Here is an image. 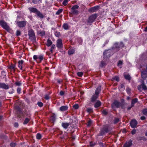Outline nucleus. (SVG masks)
<instances>
[{
    "label": "nucleus",
    "instance_id": "1",
    "mask_svg": "<svg viewBox=\"0 0 147 147\" xmlns=\"http://www.w3.org/2000/svg\"><path fill=\"white\" fill-rule=\"evenodd\" d=\"M115 53L112 49L106 50L103 53L104 59L107 60L109 59L111 54H113Z\"/></svg>",
    "mask_w": 147,
    "mask_h": 147
},
{
    "label": "nucleus",
    "instance_id": "2",
    "mask_svg": "<svg viewBox=\"0 0 147 147\" xmlns=\"http://www.w3.org/2000/svg\"><path fill=\"white\" fill-rule=\"evenodd\" d=\"M123 46L124 45L122 42H120L119 43L116 42L114 44L112 49L114 52H116L119 51L120 48H122Z\"/></svg>",
    "mask_w": 147,
    "mask_h": 147
},
{
    "label": "nucleus",
    "instance_id": "3",
    "mask_svg": "<svg viewBox=\"0 0 147 147\" xmlns=\"http://www.w3.org/2000/svg\"><path fill=\"white\" fill-rule=\"evenodd\" d=\"M28 35L29 37V39L32 41L35 40V36L34 31L32 29H30L28 31Z\"/></svg>",
    "mask_w": 147,
    "mask_h": 147
},
{
    "label": "nucleus",
    "instance_id": "4",
    "mask_svg": "<svg viewBox=\"0 0 147 147\" xmlns=\"http://www.w3.org/2000/svg\"><path fill=\"white\" fill-rule=\"evenodd\" d=\"M0 25L7 31H9L10 30L7 23L3 20H0Z\"/></svg>",
    "mask_w": 147,
    "mask_h": 147
},
{
    "label": "nucleus",
    "instance_id": "5",
    "mask_svg": "<svg viewBox=\"0 0 147 147\" xmlns=\"http://www.w3.org/2000/svg\"><path fill=\"white\" fill-rule=\"evenodd\" d=\"M110 130V129L108 125H106L104 126L101 131L100 133L101 135H103L105 133L108 132Z\"/></svg>",
    "mask_w": 147,
    "mask_h": 147
},
{
    "label": "nucleus",
    "instance_id": "6",
    "mask_svg": "<svg viewBox=\"0 0 147 147\" xmlns=\"http://www.w3.org/2000/svg\"><path fill=\"white\" fill-rule=\"evenodd\" d=\"M97 17L96 14H93L90 16L89 18L88 22L90 23L93 22Z\"/></svg>",
    "mask_w": 147,
    "mask_h": 147
},
{
    "label": "nucleus",
    "instance_id": "7",
    "mask_svg": "<svg viewBox=\"0 0 147 147\" xmlns=\"http://www.w3.org/2000/svg\"><path fill=\"white\" fill-rule=\"evenodd\" d=\"M121 104L117 100L115 101L112 104V107L113 109L115 106L116 107L119 108L121 106Z\"/></svg>",
    "mask_w": 147,
    "mask_h": 147
},
{
    "label": "nucleus",
    "instance_id": "8",
    "mask_svg": "<svg viewBox=\"0 0 147 147\" xmlns=\"http://www.w3.org/2000/svg\"><path fill=\"white\" fill-rule=\"evenodd\" d=\"M79 6L77 5H75L73 6L71 8L72 12L74 14H77L78 11L76 10L78 9Z\"/></svg>",
    "mask_w": 147,
    "mask_h": 147
},
{
    "label": "nucleus",
    "instance_id": "9",
    "mask_svg": "<svg viewBox=\"0 0 147 147\" xmlns=\"http://www.w3.org/2000/svg\"><path fill=\"white\" fill-rule=\"evenodd\" d=\"M144 90H147V87L145 84L144 83V81L140 85L138 86V89L140 91H142V88Z\"/></svg>",
    "mask_w": 147,
    "mask_h": 147
},
{
    "label": "nucleus",
    "instance_id": "10",
    "mask_svg": "<svg viewBox=\"0 0 147 147\" xmlns=\"http://www.w3.org/2000/svg\"><path fill=\"white\" fill-rule=\"evenodd\" d=\"M100 7L98 5L92 7L89 9L88 11L89 12H93L97 11L100 8Z\"/></svg>",
    "mask_w": 147,
    "mask_h": 147
},
{
    "label": "nucleus",
    "instance_id": "11",
    "mask_svg": "<svg viewBox=\"0 0 147 147\" xmlns=\"http://www.w3.org/2000/svg\"><path fill=\"white\" fill-rule=\"evenodd\" d=\"M15 109L18 114V117H20V115H19V114H21L22 113L20 108L17 105L15 107Z\"/></svg>",
    "mask_w": 147,
    "mask_h": 147
},
{
    "label": "nucleus",
    "instance_id": "12",
    "mask_svg": "<svg viewBox=\"0 0 147 147\" xmlns=\"http://www.w3.org/2000/svg\"><path fill=\"white\" fill-rule=\"evenodd\" d=\"M137 124V122L135 119L132 120L130 123V125L131 127L133 128L136 127Z\"/></svg>",
    "mask_w": 147,
    "mask_h": 147
},
{
    "label": "nucleus",
    "instance_id": "13",
    "mask_svg": "<svg viewBox=\"0 0 147 147\" xmlns=\"http://www.w3.org/2000/svg\"><path fill=\"white\" fill-rule=\"evenodd\" d=\"M26 21H19L17 22L18 26L20 28L24 27L26 25Z\"/></svg>",
    "mask_w": 147,
    "mask_h": 147
},
{
    "label": "nucleus",
    "instance_id": "14",
    "mask_svg": "<svg viewBox=\"0 0 147 147\" xmlns=\"http://www.w3.org/2000/svg\"><path fill=\"white\" fill-rule=\"evenodd\" d=\"M57 47L59 48H61L62 47V41L61 39H58L57 41Z\"/></svg>",
    "mask_w": 147,
    "mask_h": 147
},
{
    "label": "nucleus",
    "instance_id": "15",
    "mask_svg": "<svg viewBox=\"0 0 147 147\" xmlns=\"http://www.w3.org/2000/svg\"><path fill=\"white\" fill-rule=\"evenodd\" d=\"M141 76L143 79H145L147 77V71L145 70L142 71Z\"/></svg>",
    "mask_w": 147,
    "mask_h": 147
},
{
    "label": "nucleus",
    "instance_id": "16",
    "mask_svg": "<svg viewBox=\"0 0 147 147\" xmlns=\"http://www.w3.org/2000/svg\"><path fill=\"white\" fill-rule=\"evenodd\" d=\"M0 88L5 89H7L9 88V86L4 83H0Z\"/></svg>",
    "mask_w": 147,
    "mask_h": 147
},
{
    "label": "nucleus",
    "instance_id": "17",
    "mask_svg": "<svg viewBox=\"0 0 147 147\" xmlns=\"http://www.w3.org/2000/svg\"><path fill=\"white\" fill-rule=\"evenodd\" d=\"M98 95L95 94L93 95L90 99V101L92 102H94L96 100L98 97Z\"/></svg>",
    "mask_w": 147,
    "mask_h": 147
},
{
    "label": "nucleus",
    "instance_id": "18",
    "mask_svg": "<svg viewBox=\"0 0 147 147\" xmlns=\"http://www.w3.org/2000/svg\"><path fill=\"white\" fill-rule=\"evenodd\" d=\"M68 109V107L67 106H63L59 108L60 111H64L67 110Z\"/></svg>",
    "mask_w": 147,
    "mask_h": 147
},
{
    "label": "nucleus",
    "instance_id": "19",
    "mask_svg": "<svg viewBox=\"0 0 147 147\" xmlns=\"http://www.w3.org/2000/svg\"><path fill=\"white\" fill-rule=\"evenodd\" d=\"M132 145L131 141H129L128 142L126 143L124 145V147H129Z\"/></svg>",
    "mask_w": 147,
    "mask_h": 147
},
{
    "label": "nucleus",
    "instance_id": "20",
    "mask_svg": "<svg viewBox=\"0 0 147 147\" xmlns=\"http://www.w3.org/2000/svg\"><path fill=\"white\" fill-rule=\"evenodd\" d=\"M101 91V87L100 86H98L96 89L95 92V94L98 95Z\"/></svg>",
    "mask_w": 147,
    "mask_h": 147
},
{
    "label": "nucleus",
    "instance_id": "21",
    "mask_svg": "<svg viewBox=\"0 0 147 147\" xmlns=\"http://www.w3.org/2000/svg\"><path fill=\"white\" fill-rule=\"evenodd\" d=\"M101 104V102L99 100H97L94 105V107L96 108H98L100 106Z\"/></svg>",
    "mask_w": 147,
    "mask_h": 147
},
{
    "label": "nucleus",
    "instance_id": "22",
    "mask_svg": "<svg viewBox=\"0 0 147 147\" xmlns=\"http://www.w3.org/2000/svg\"><path fill=\"white\" fill-rule=\"evenodd\" d=\"M70 123H63L62 126L65 129H67L68 127L70 125Z\"/></svg>",
    "mask_w": 147,
    "mask_h": 147
},
{
    "label": "nucleus",
    "instance_id": "23",
    "mask_svg": "<svg viewBox=\"0 0 147 147\" xmlns=\"http://www.w3.org/2000/svg\"><path fill=\"white\" fill-rule=\"evenodd\" d=\"M29 9L30 11L32 12H36V13L38 11V10L36 9L33 7H30Z\"/></svg>",
    "mask_w": 147,
    "mask_h": 147
},
{
    "label": "nucleus",
    "instance_id": "24",
    "mask_svg": "<svg viewBox=\"0 0 147 147\" xmlns=\"http://www.w3.org/2000/svg\"><path fill=\"white\" fill-rule=\"evenodd\" d=\"M75 50L73 49H70L68 51V54L69 55H71L74 53Z\"/></svg>",
    "mask_w": 147,
    "mask_h": 147
},
{
    "label": "nucleus",
    "instance_id": "25",
    "mask_svg": "<svg viewBox=\"0 0 147 147\" xmlns=\"http://www.w3.org/2000/svg\"><path fill=\"white\" fill-rule=\"evenodd\" d=\"M136 139L138 141H140L142 140H143L144 141L146 140L145 138H144V137H141L140 136H138L136 138Z\"/></svg>",
    "mask_w": 147,
    "mask_h": 147
},
{
    "label": "nucleus",
    "instance_id": "26",
    "mask_svg": "<svg viewBox=\"0 0 147 147\" xmlns=\"http://www.w3.org/2000/svg\"><path fill=\"white\" fill-rule=\"evenodd\" d=\"M138 101V99L137 98H135L134 99L132 100L131 102V105H132V107H133L134 106V105Z\"/></svg>",
    "mask_w": 147,
    "mask_h": 147
},
{
    "label": "nucleus",
    "instance_id": "27",
    "mask_svg": "<svg viewBox=\"0 0 147 147\" xmlns=\"http://www.w3.org/2000/svg\"><path fill=\"white\" fill-rule=\"evenodd\" d=\"M43 59V56L42 55H40L38 57L37 60L38 61H37L38 62L40 63Z\"/></svg>",
    "mask_w": 147,
    "mask_h": 147
},
{
    "label": "nucleus",
    "instance_id": "28",
    "mask_svg": "<svg viewBox=\"0 0 147 147\" xmlns=\"http://www.w3.org/2000/svg\"><path fill=\"white\" fill-rule=\"evenodd\" d=\"M124 77L127 80H131V77L130 75L129 74L124 75Z\"/></svg>",
    "mask_w": 147,
    "mask_h": 147
},
{
    "label": "nucleus",
    "instance_id": "29",
    "mask_svg": "<svg viewBox=\"0 0 147 147\" xmlns=\"http://www.w3.org/2000/svg\"><path fill=\"white\" fill-rule=\"evenodd\" d=\"M52 42L49 39H48L47 40V46L48 47L52 45Z\"/></svg>",
    "mask_w": 147,
    "mask_h": 147
},
{
    "label": "nucleus",
    "instance_id": "30",
    "mask_svg": "<svg viewBox=\"0 0 147 147\" xmlns=\"http://www.w3.org/2000/svg\"><path fill=\"white\" fill-rule=\"evenodd\" d=\"M37 15L40 18H43V15L39 11H38L36 13Z\"/></svg>",
    "mask_w": 147,
    "mask_h": 147
},
{
    "label": "nucleus",
    "instance_id": "31",
    "mask_svg": "<svg viewBox=\"0 0 147 147\" xmlns=\"http://www.w3.org/2000/svg\"><path fill=\"white\" fill-rule=\"evenodd\" d=\"M9 69H13L14 71L15 70V65H14L11 64L9 67Z\"/></svg>",
    "mask_w": 147,
    "mask_h": 147
},
{
    "label": "nucleus",
    "instance_id": "32",
    "mask_svg": "<svg viewBox=\"0 0 147 147\" xmlns=\"http://www.w3.org/2000/svg\"><path fill=\"white\" fill-rule=\"evenodd\" d=\"M56 119V116H55L54 114H53V115L51 117V120L53 121H54Z\"/></svg>",
    "mask_w": 147,
    "mask_h": 147
},
{
    "label": "nucleus",
    "instance_id": "33",
    "mask_svg": "<svg viewBox=\"0 0 147 147\" xmlns=\"http://www.w3.org/2000/svg\"><path fill=\"white\" fill-rule=\"evenodd\" d=\"M143 114L146 116H147V109H145L143 110L142 111Z\"/></svg>",
    "mask_w": 147,
    "mask_h": 147
},
{
    "label": "nucleus",
    "instance_id": "34",
    "mask_svg": "<svg viewBox=\"0 0 147 147\" xmlns=\"http://www.w3.org/2000/svg\"><path fill=\"white\" fill-rule=\"evenodd\" d=\"M63 27L64 28L65 30L68 29L69 26L67 24H64Z\"/></svg>",
    "mask_w": 147,
    "mask_h": 147
},
{
    "label": "nucleus",
    "instance_id": "35",
    "mask_svg": "<svg viewBox=\"0 0 147 147\" xmlns=\"http://www.w3.org/2000/svg\"><path fill=\"white\" fill-rule=\"evenodd\" d=\"M30 120L28 118H26L25 119L24 121L23 122V124H26L28 123L29 121Z\"/></svg>",
    "mask_w": 147,
    "mask_h": 147
},
{
    "label": "nucleus",
    "instance_id": "36",
    "mask_svg": "<svg viewBox=\"0 0 147 147\" xmlns=\"http://www.w3.org/2000/svg\"><path fill=\"white\" fill-rule=\"evenodd\" d=\"M63 11V9H59L58 11L56 13V14L59 15L60 13H61Z\"/></svg>",
    "mask_w": 147,
    "mask_h": 147
},
{
    "label": "nucleus",
    "instance_id": "37",
    "mask_svg": "<svg viewBox=\"0 0 147 147\" xmlns=\"http://www.w3.org/2000/svg\"><path fill=\"white\" fill-rule=\"evenodd\" d=\"M41 138V135L39 133H38L36 135V138L38 139H40Z\"/></svg>",
    "mask_w": 147,
    "mask_h": 147
},
{
    "label": "nucleus",
    "instance_id": "38",
    "mask_svg": "<svg viewBox=\"0 0 147 147\" xmlns=\"http://www.w3.org/2000/svg\"><path fill=\"white\" fill-rule=\"evenodd\" d=\"M119 121V119L118 118H115L114 121V123L116 124L118 123Z\"/></svg>",
    "mask_w": 147,
    "mask_h": 147
},
{
    "label": "nucleus",
    "instance_id": "39",
    "mask_svg": "<svg viewBox=\"0 0 147 147\" xmlns=\"http://www.w3.org/2000/svg\"><path fill=\"white\" fill-rule=\"evenodd\" d=\"M105 65H106V64H105V62L103 61H102L101 62L100 66L101 67H103V66H104Z\"/></svg>",
    "mask_w": 147,
    "mask_h": 147
},
{
    "label": "nucleus",
    "instance_id": "40",
    "mask_svg": "<svg viewBox=\"0 0 147 147\" xmlns=\"http://www.w3.org/2000/svg\"><path fill=\"white\" fill-rule=\"evenodd\" d=\"M73 108L75 109H77L79 107V106L78 104H76L73 105Z\"/></svg>",
    "mask_w": 147,
    "mask_h": 147
},
{
    "label": "nucleus",
    "instance_id": "41",
    "mask_svg": "<svg viewBox=\"0 0 147 147\" xmlns=\"http://www.w3.org/2000/svg\"><path fill=\"white\" fill-rule=\"evenodd\" d=\"M10 145L11 147H15L16 146V144L15 143H10Z\"/></svg>",
    "mask_w": 147,
    "mask_h": 147
},
{
    "label": "nucleus",
    "instance_id": "42",
    "mask_svg": "<svg viewBox=\"0 0 147 147\" xmlns=\"http://www.w3.org/2000/svg\"><path fill=\"white\" fill-rule=\"evenodd\" d=\"M136 130L134 129L131 131V133L132 135H134L136 134Z\"/></svg>",
    "mask_w": 147,
    "mask_h": 147
},
{
    "label": "nucleus",
    "instance_id": "43",
    "mask_svg": "<svg viewBox=\"0 0 147 147\" xmlns=\"http://www.w3.org/2000/svg\"><path fill=\"white\" fill-rule=\"evenodd\" d=\"M83 73L82 72H78L77 73L78 75L80 77H82L83 75Z\"/></svg>",
    "mask_w": 147,
    "mask_h": 147
},
{
    "label": "nucleus",
    "instance_id": "44",
    "mask_svg": "<svg viewBox=\"0 0 147 147\" xmlns=\"http://www.w3.org/2000/svg\"><path fill=\"white\" fill-rule=\"evenodd\" d=\"M37 104L40 107H42L43 105V103L41 102H38L37 103Z\"/></svg>",
    "mask_w": 147,
    "mask_h": 147
},
{
    "label": "nucleus",
    "instance_id": "45",
    "mask_svg": "<svg viewBox=\"0 0 147 147\" xmlns=\"http://www.w3.org/2000/svg\"><path fill=\"white\" fill-rule=\"evenodd\" d=\"M21 34V32L19 30H17L16 32V35L17 36H19Z\"/></svg>",
    "mask_w": 147,
    "mask_h": 147
},
{
    "label": "nucleus",
    "instance_id": "46",
    "mask_svg": "<svg viewBox=\"0 0 147 147\" xmlns=\"http://www.w3.org/2000/svg\"><path fill=\"white\" fill-rule=\"evenodd\" d=\"M67 0H64L63 2V4L64 5H66L67 4Z\"/></svg>",
    "mask_w": 147,
    "mask_h": 147
},
{
    "label": "nucleus",
    "instance_id": "47",
    "mask_svg": "<svg viewBox=\"0 0 147 147\" xmlns=\"http://www.w3.org/2000/svg\"><path fill=\"white\" fill-rule=\"evenodd\" d=\"M126 90L128 94H130V89L128 88L126 89Z\"/></svg>",
    "mask_w": 147,
    "mask_h": 147
},
{
    "label": "nucleus",
    "instance_id": "48",
    "mask_svg": "<svg viewBox=\"0 0 147 147\" xmlns=\"http://www.w3.org/2000/svg\"><path fill=\"white\" fill-rule=\"evenodd\" d=\"M60 32H56L55 33V36L57 37H59L60 36Z\"/></svg>",
    "mask_w": 147,
    "mask_h": 147
},
{
    "label": "nucleus",
    "instance_id": "49",
    "mask_svg": "<svg viewBox=\"0 0 147 147\" xmlns=\"http://www.w3.org/2000/svg\"><path fill=\"white\" fill-rule=\"evenodd\" d=\"M102 113L103 114L105 115H107L108 113V112L105 110L102 111Z\"/></svg>",
    "mask_w": 147,
    "mask_h": 147
},
{
    "label": "nucleus",
    "instance_id": "50",
    "mask_svg": "<svg viewBox=\"0 0 147 147\" xmlns=\"http://www.w3.org/2000/svg\"><path fill=\"white\" fill-rule=\"evenodd\" d=\"M44 98L46 100H48L49 99V97L48 95L46 94L45 95Z\"/></svg>",
    "mask_w": 147,
    "mask_h": 147
},
{
    "label": "nucleus",
    "instance_id": "51",
    "mask_svg": "<svg viewBox=\"0 0 147 147\" xmlns=\"http://www.w3.org/2000/svg\"><path fill=\"white\" fill-rule=\"evenodd\" d=\"M87 111L88 112L90 113L92 111V109L91 108H88L87 109Z\"/></svg>",
    "mask_w": 147,
    "mask_h": 147
},
{
    "label": "nucleus",
    "instance_id": "52",
    "mask_svg": "<svg viewBox=\"0 0 147 147\" xmlns=\"http://www.w3.org/2000/svg\"><path fill=\"white\" fill-rule=\"evenodd\" d=\"M92 123V121H91L90 120V121H88V123L87 124L88 126H90V125Z\"/></svg>",
    "mask_w": 147,
    "mask_h": 147
},
{
    "label": "nucleus",
    "instance_id": "53",
    "mask_svg": "<svg viewBox=\"0 0 147 147\" xmlns=\"http://www.w3.org/2000/svg\"><path fill=\"white\" fill-rule=\"evenodd\" d=\"M123 63V61L120 60L119 61L118 63V65L119 66L121 65Z\"/></svg>",
    "mask_w": 147,
    "mask_h": 147
},
{
    "label": "nucleus",
    "instance_id": "54",
    "mask_svg": "<svg viewBox=\"0 0 147 147\" xmlns=\"http://www.w3.org/2000/svg\"><path fill=\"white\" fill-rule=\"evenodd\" d=\"M114 79L115 80L117 81H119V77H115L114 78Z\"/></svg>",
    "mask_w": 147,
    "mask_h": 147
},
{
    "label": "nucleus",
    "instance_id": "55",
    "mask_svg": "<svg viewBox=\"0 0 147 147\" xmlns=\"http://www.w3.org/2000/svg\"><path fill=\"white\" fill-rule=\"evenodd\" d=\"M33 58L35 60H36V61H38V60H37V59L38 57H37V56L36 55H34L33 56Z\"/></svg>",
    "mask_w": 147,
    "mask_h": 147
},
{
    "label": "nucleus",
    "instance_id": "56",
    "mask_svg": "<svg viewBox=\"0 0 147 147\" xmlns=\"http://www.w3.org/2000/svg\"><path fill=\"white\" fill-rule=\"evenodd\" d=\"M19 64L18 65V67L19 68H20V69L21 70H22V65L20 63H18Z\"/></svg>",
    "mask_w": 147,
    "mask_h": 147
},
{
    "label": "nucleus",
    "instance_id": "57",
    "mask_svg": "<svg viewBox=\"0 0 147 147\" xmlns=\"http://www.w3.org/2000/svg\"><path fill=\"white\" fill-rule=\"evenodd\" d=\"M21 90V88H18L17 90L18 93L19 94L20 93Z\"/></svg>",
    "mask_w": 147,
    "mask_h": 147
},
{
    "label": "nucleus",
    "instance_id": "58",
    "mask_svg": "<svg viewBox=\"0 0 147 147\" xmlns=\"http://www.w3.org/2000/svg\"><path fill=\"white\" fill-rule=\"evenodd\" d=\"M40 34H41V36H42L45 35V32L44 31H42L41 32H40Z\"/></svg>",
    "mask_w": 147,
    "mask_h": 147
},
{
    "label": "nucleus",
    "instance_id": "59",
    "mask_svg": "<svg viewBox=\"0 0 147 147\" xmlns=\"http://www.w3.org/2000/svg\"><path fill=\"white\" fill-rule=\"evenodd\" d=\"M16 85L18 86H20L21 85V83L19 82H17L15 83Z\"/></svg>",
    "mask_w": 147,
    "mask_h": 147
},
{
    "label": "nucleus",
    "instance_id": "60",
    "mask_svg": "<svg viewBox=\"0 0 147 147\" xmlns=\"http://www.w3.org/2000/svg\"><path fill=\"white\" fill-rule=\"evenodd\" d=\"M64 94V91H61L60 92V94L61 96L63 95Z\"/></svg>",
    "mask_w": 147,
    "mask_h": 147
},
{
    "label": "nucleus",
    "instance_id": "61",
    "mask_svg": "<svg viewBox=\"0 0 147 147\" xmlns=\"http://www.w3.org/2000/svg\"><path fill=\"white\" fill-rule=\"evenodd\" d=\"M32 1L33 3L35 4H36L38 2L37 0H32Z\"/></svg>",
    "mask_w": 147,
    "mask_h": 147
},
{
    "label": "nucleus",
    "instance_id": "62",
    "mask_svg": "<svg viewBox=\"0 0 147 147\" xmlns=\"http://www.w3.org/2000/svg\"><path fill=\"white\" fill-rule=\"evenodd\" d=\"M24 63V61L23 60L19 61H18V63H20L22 65Z\"/></svg>",
    "mask_w": 147,
    "mask_h": 147
},
{
    "label": "nucleus",
    "instance_id": "63",
    "mask_svg": "<svg viewBox=\"0 0 147 147\" xmlns=\"http://www.w3.org/2000/svg\"><path fill=\"white\" fill-rule=\"evenodd\" d=\"M109 42V40H106L105 42V43L103 45V47H104L105 45L107 44Z\"/></svg>",
    "mask_w": 147,
    "mask_h": 147
},
{
    "label": "nucleus",
    "instance_id": "64",
    "mask_svg": "<svg viewBox=\"0 0 147 147\" xmlns=\"http://www.w3.org/2000/svg\"><path fill=\"white\" fill-rule=\"evenodd\" d=\"M18 124L17 123H15L14 124V126L15 127H18Z\"/></svg>",
    "mask_w": 147,
    "mask_h": 147
}]
</instances>
